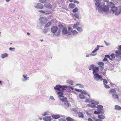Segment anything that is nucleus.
<instances>
[{"mask_svg":"<svg viewBox=\"0 0 121 121\" xmlns=\"http://www.w3.org/2000/svg\"><path fill=\"white\" fill-rule=\"evenodd\" d=\"M98 64L100 66H103L104 65V63L102 62H99L98 63Z\"/></svg>","mask_w":121,"mask_h":121,"instance_id":"31","label":"nucleus"},{"mask_svg":"<svg viewBox=\"0 0 121 121\" xmlns=\"http://www.w3.org/2000/svg\"><path fill=\"white\" fill-rule=\"evenodd\" d=\"M107 59L106 57H104L103 59V60L104 61H106L107 60Z\"/></svg>","mask_w":121,"mask_h":121,"instance_id":"55","label":"nucleus"},{"mask_svg":"<svg viewBox=\"0 0 121 121\" xmlns=\"http://www.w3.org/2000/svg\"><path fill=\"white\" fill-rule=\"evenodd\" d=\"M78 116L81 118H83L84 116L83 113L81 112H78Z\"/></svg>","mask_w":121,"mask_h":121,"instance_id":"17","label":"nucleus"},{"mask_svg":"<svg viewBox=\"0 0 121 121\" xmlns=\"http://www.w3.org/2000/svg\"><path fill=\"white\" fill-rule=\"evenodd\" d=\"M93 74H95L96 73H98L99 71V68L95 66L93 69Z\"/></svg>","mask_w":121,"mask_h":121,"instance_id":"7","label":"nucleus"},{"mask_svg":"<svg viewBox=\"0 0 121 121\" xmlns=\"http://www.w3.org/2000/svg\"><path fill=\"white\" fill-rule=\"evenodd\" d=\"M58 26L59 29H61L62 28L63 29L64 28V26L61 24L59 25Z\"/></svg>","mask_w":121,"mask_h":121,"instance_id":"36","label":"nucleus"},{"mask_svg":"<svg viewBox=\"0 0 121 121\" xmlns=\"http://www.w3.org/2000/svg\"><path fill=\"white\" fill-rule=\"evenodd\" d=\"M111 56L112 58H114L115 57V55L113 53H112L111 55Z\"/></svg>","mask_w":121,"mask_h":121,"instance_id":"42","label":"nucleus"},{"mask_svg":"<svg viewBox=\"0 0 121 121\" xmlns=\"http://www.w3.org/2000/svg\"><path fill=\"white\" fill-rule=\"evenodd\" d=\"M66 120L67 121H74L73 119L69 117L66 118Z\"/></svg>","mask_w":121,"mask_h":121,"instance_id":"21","label":"nucleus"},{"mask_svg":"<svg viewBox=\"0 0 121 121\" xmlns=\"http://www.w3.org/2000/svg\"><path fill=\"white\" fill-rule=\"evenodd\" d=\"M39 1L43 3H44L46 2V0H39Z\"/></svg>","mask_w":121,"mask_h":121,"instance_id":"38","label":"nucleus"},{"mask_svg":"<svg viewBox=\"0 0 121 121\" xmlns=\"http://www.w3.org/2000/svg\"><path fill=\"white\" fill-rule=\"evenodd\" d=\"M74 2L75 3H76L77 4H78L79 3V2L76 1H74Z\"/></svg>","mask_w":121,"mask_h":121,"instance_id":"57","label":"nucleus"},{"mask_svg":"<svg viewBox=\"0 0 121 121\" xmlns=\"http://www.w3.org/2000/svg\"><path fill=\"white\" fill-rule=\"evenodd\" d=\"M110 92L111 93H116V91L114 89H111L110 90Z\"/></svg>","mask_w":121,"mask_h":121,"instance_id":"29","label":"nucleus"},{"mask_svg":"<svg viewBox=\"0 0 121 121\" xmlns=\"http://www.w3.org/2000/svg\"><path fill=\"white\" fill-rule=\"evenodd\" d=\"M88 121H93L91 118H89L88 119Z\"/></svg>","mask_w":121,"mask_h":121,"instance_id":"58","label":"nucleus"},{"mask_svg":"<svg viewBox=\"0 0 121 121\" xmlns=\"http://www.w3.org/2000/svg\"><path fill=\"white\" fill-rule=\"evenodd\" d=\"M58 30V27L56 26L52 27L51 29L52 32L54 33L56 35H60L61 32L60 29Z\"/></svg>","mask_w":121,"mask_h":121,"instance_id":"2","label":"nucleus"},{"mask_svg":"<svg viewBox=\"0 0 121 121\" xmlns=\"http://www.w3.org/2000/svg\"><path fill=\"white\" fill-rule=\"evenodd\" d=\"M73 35H75L76 34L78 33V32L75 30H73L71 31Z\"/></svg>","mask_w":121,"mask_h":121,"instance_id":"30","label":"nucleus"},{"mask_svg":"<svg viewBox=\"0 0 121 121\" xmlns=\"http://www.w3.org/2000/svg\"><path fill=\"white\" fill-rule=\"evenodd\" d=\"M78 8L76 7L73 10V13H76L77 11H78Z\"/></svg>","mask_w":121,"mask_h":121,"instance_id":"34","label":"nucleus"},{"mask_svg":"<svg viewBox=\"0 0 121 121\" xmlns=\"http://www.w3.org/2000/svg\"><path fill=\"white\" fill-rule=\"evenodd\" d=\"M15 49V48H9V50L10 51H14V49Z\"/></svg>","mask_w":121,"mask_h":121,"instance_id":"49","label":"nucleus"},{"mask_svg":"<svg viewBox=\"0 0 121 121\" xmlns=\"http://www.w3.org/2000/svg\"><path fill=\"white\" fill-rule=\"evenodd\" d=\"M118 47L119 48L120 50L119 51H121V45L119 46H118Z\"/></svg>","mask_w":121,"mask_h":121,"instance_id":"59","label":"nucleus"},{"mask_svg":"<svg viewBox=\"0 0 121 121\" xmlns=\"http://www.w3.org/2000/svg\"><path fill=\"white\" fill-rule=\"evenodd\" d=\"M100 9H102V10L104 12L107 13L108 12L109 10V8L107 5H105L103 7L100 8Z\"/></svg>","mask_w":121,"mask_h":121,"instance_id":"4","label":"nucleus"},{"mask_svg":"<svg viewBox=\"0 0 121 121\" xmlns=\"http://www.w3.org/2000/svg\"><path fill=\"white\" fill-rule=\"evenodd\" d=\"M95 0L96 2H99L100 1V0Z\"/></svg>","mask_w":121,"mask_h":121,"instance_id":"63","label":"nucleus"},{"mask_svg":"<svg viewBox=\"0 0 121 121\" xmlns=\"http://www.w3.org/2000/svg\"><path fill=\"white\" fill-rule=\"evenodd\" d=\"M39 11L43 13H44L45 12V11L42 10H39Z\"/></svg>","mask_w":121,"mask_h":121,"instance_id":"51","label":"nucleus"},{"mask_svg":"<svg viewBox=\"0 0 121 121\" xmlns=\"http://www.w3.org/2000/svg\"><path fill=\"white\" fill-rule=\"evenodd\" d=\"M98 118L99 119H100L102 120L105 117L104 115H99L98 116Z\"/></svg>","mask_w":121,"mask_h":121,"instance_id":"16","label":"nucleus"},{"mask_svg":"<svg viewBox=\"0 0 121 121\" xmlns=\"http://www.w3.org/2000/svg\"><path fill=\"white\" fill-rule=\"evenodd\" d=\"M103 107V106L100 105H98L96 107L97 108H98V109L97 110H98V109H99L100 110V112H101L102 111V108Z\"/></svg>","mask_w":121,"mask_h":121,"instance_id":"14","label":"nucleus"},{"mask_svg":"<svg viewBox=\"0 0 121 121\" xmlns=\"http://www.w3.org/2000/svg\"><path fill=\"white\" fill-rule=\"evenodd\" d=\"M23 77L26 80H28V77H27L26 76H25L24 75H23Z\"/></svg>","mask_w":121,"mask_h":121,"instance_id":"45","label":"nucleus"},{"mask_svg":"<svg viewBox=\"0 0 121 121\" xmlns=\"http://www.w3.org/2000/svg\"><path fill=\"white\" fill-rule=\"evenodd\" d=\"M104 85L105 87L106 88H110V87L108 86L107 85L104 84Z\"/></svg>","mask_w":121,"mask_h":121,"instance_id":"46","label":"nucleus"},{"mask_svg":"<svg viewBox=\"0 0 121 121\" xmlns=\"http://www.w3.org/2000/svg\"><path fill=\"white\" fill-rule=\"evenodd\" d=\"M107 2V1H105V0H104L101 3H100V7H99V8L98 10H99L100 8H101L102 7H101L102 6H103L104 4H104V2Z\"/></svg>","mask_w":121,"mask_h":121,"instance_id":"18","label":"nucleus"},{"mask_svg":"<svg viewBox=\"0 0 121 121\" xmlns=\"http://www.w3.org/2000/svg\"><path fill=\"white\" fill-rule=\"evenodd\" d=\"M95 66H94V65H91L90 67V68H89V70H90L91 69H92L93 70Z\"/></svg>","mask_w":121,"mask_h":121,"instance_id":"39","label":"nucleus"},{"mask_svg":"<svg viewBox=\"0 0 121 121\" xmlns=\"http://www.w3.org/2000/svg\"><path fill=\"white\" fill-rule=\"evenodd\" d=\"M79 24V22H77L75 24H74V26H73V28L74 29L75 28H77Z\"/></svg>","mask_w":121,"mask_h":121,"instance_id":"25","label":"nucleus"},{"mask_svg":"<svg viewBox=\"0 0 121 121\" xmlns=\"http://www.w3.org/2000/svg\"><path fill=\"white\" fill-rule=\"evenodd\" d=\"M104 42L106 44V45L107 46L108 45V43H107L105 41H104Z\"/></svg>","mask_w":121,"mask_h":121,"instance_id":"61","label":"nucleus"},{"mask_svg":"<svg viewBox=\"0 0 121 121\" xmlns=\"http://www.w3.org/2000/svg\"><path fill=\"white\" fill-rule=\"evenodd\" d=\"M103 82L104 85V84H107L108 83L107 81L105 79L104 81H103Z\"/></svg>","mask_w":121,"mask_h":121,"instance_id":"40","label":"nucleus"},{"mask_svg":"<svg viewBox=\"0 0 121 121\" xmlns=\"http://www.w3.org/2000/svg\"><path fill=\"white\" fill-rule=\"evenodd\" d=\"M88 105L89 106L93 108H95L96 107V106L93 103L89 104Z\"/></svg>","mask_w":121,"mask_h":121,"instance_id":"20","label":"nucleus"},{"mask_svg":"<svg viewBox=\"0 0 121 121\" xmlns=\"http://www.w3.org/2000/svg\"><path fill=\"white\" fill-rule=\"evenodd\" d=\"M86 92L85 91H82L81 92V94H82L86 95Z\"/></svg>","mask_w":121,"mask_h":121,"instance_id":"47","label":"nucleus"},{"mask_svg":"<svg viewBox=\"0 0 121 121\" xmlns=\"http://www.w3.org/2000/svg\"><path fill=\"white\" fill-rule=\"evenodd\" d=\"M95 5L97 7V8H98L99 7V5H100V3H98V2H96L95 3Z\"/></svg>","mask_w":121,"mask_h":121,"instance_id":"35","label":"nucleus"},{"mask_svg":"<svg viewBox=\"0 0 121 121\" xmlns=\"http://www.w3.org/2000/svg\"><path fill=\"white\" fill-rule=\"evenodd\" d=\"M43 119L45 121H50L52 119L50 116H47L44 117L43 118Z\"/></svg>","mask_w":121,"mask_h":121,"instance_id":"8","label":"nucleus"},{"mask_svg":"<svg viewBox=\"0 0 121 121\" xmlns=\"http://www.w3.org/2000/svg\"><path fill=\"white\" fill-rule=\"evenodd\" d=\"M67 87V86H62L60 85H57L55 87H54V88L55 90H57V94L59 97H63L64 91L63 90H65V88Z\"/></svg>","mask_w":121,"mask_h":121,"instance_id":"1","label":"nucleus"},{"mask_svg":"<svg viewBox=\"0 0 121 121\" xmlns=\"http://www.w3.org/2000/svg\"><path fill=\"white\" fill-rule=\"evenodd\" d=\"M105 56L106 57L108 58L111 60H112V59L110 58V56L109 55H105Z\"/></svg>","mask_w":121,"mask_h":121,"instance_id":"41","label":"nucleus"},{"mask_svg":"<svg viewBox=\"0 0 121 121\" xmlns=\"http://www.w3.org/2000/svg\"><path fill=\"white\" fill-rule=\"evenodd\" d=\"M94 113L95 114H98L100 113H99L98 112L96 111H95L94 112Z\"/></svg>","mask_w":121,"mask_h":121,"instance_id":"53","label":"nucleus"},{"mask_svg":"<svg viewBox=\"0 0 121 121\" xmlns=\"http://www.w3.org/2000/svg\"><path fill=\"white\" fill-rule=\"evenodd\" d=\"M72 110L73 111L76 112L77 111V110L76 108H73L72 109Z\"/></svg>","mask_w":121,"mask_h":121,"instance_id":"48","label":"nucleus"},{"mask_svg":"<svg viewBox=\"0 0 121 121\" xmlns=\"http://www.w3.org/2000/svg\"><path fill=\"white\" fill-rule=\"evenodd\" d=\"M69 83L71 84L72 85H73V83L72 81H70L69 82Z\"/></svg>","mask_w":121,"mask_h":121,"instance_id":"60","label":"nucleus"},{"mask_svg":"<svg viewBox=\"0 0 121 121\" xmlns=\"http://www.w3.org/2000/svg\"><path fill=\"white\" fill-rule=\"evenodd\" d=\"M59 120H60L62 121H66V120L65 119H63L62 118H61Z\"/></svg>","mask_w":121,"mask_h":121,"instance_id":"56","label":"nucleus"},{"mask_svg":"<svg viewBox=\"0 0 121 121\" xmlns=\"http://www.w3.org/2000/svg\"><path fill=\"white\" fill-rule=\"evenodd\" d=\"M8 56V54L7 53H4L2 54L1 55V57L2 58H4L7 57Z\"/></svg>","mask_w":121,"mask_h":121,"instance_id":"19","label":"nucleus"},{"mask_svg":"<svg viewBox=\"0 0 121 121\" xmlns=\"http://www.w3.org/2000/svg\"><path fill=\"white\" fill-rule=\"evenodd\" d=\"M112 98L115 99H119V97L117 95L115 94H113L112 95Z\"/></svg>","mask_w":121,"mask_h":121,"instance_id":"13","label":"nucleus"},{"mask_svg":"<svg viewBox=\"0 0 121 121\" xmlns=\"http://www.w3.org/2000/svg\"><path fill=\"white\" fill-rule=\"evenodd\" d=\"M115 107V109L116 110H121V107L117 105H116Z\"/></svg>","mask_w":121,"mask_h":121,"instance_id":"22","label":"nucleus"},{"mask_svg":"<svg viewBox=\"0 0 121 121\" xmlns=\"http://www.w3.org/2000/svg\"><path fill=\"white\" fill-rule=\"evenodd\" d=\"M74 17L77 18H79V15L78 13H75L74 15Z\"/></svg>","mask_w":121,"mask_h":121,"instance_id":"28","label":"nucleus"},{"mask_svg":"<svg viewBox=\"0 0 121 121\" xmlns=\"http://www.w3.org/2000/svg\"><path fill=\"white\" fill-rule=\"evenodd\" d=\"M94 78L96 80L98 81L99 79L102 78V76L99 75L98 73H95L94 74Z\"/></svg>","mask_w":121,"mask_h":121,"instance_id":"3","label":"nucleus"},{"mask_svg":"<svg viewBox=\"0 0 121 121\" xmlns=\"http://www.w3.org/2000/svg\"><path fill=\"white\" fill-rule=\"evenodd\" d=\"M99 46H98V45L97 46V47H96L95 48V49L94 50H95V51H97V50H98L99 49Z\"/></svg>","mask_w":121,"mask_h":121,"instance_id":"44","label":"nucleus"},{"mask_svg":"<svg viewBox=\"0 0 121 121\" xmlns=\"http://www.w3.org/2000/svg\"><path fill=\"white\" fill-rule=\"evenodd\" d=\"M115 12V14L116 15H118L120 13V12L117 9L116 11Z\"/></svg>","mask_w":121,"mask_h":121,"instance_id":"37","label":"nucleus"},{"mask_svg":"<svg viewBox=\"0 0 121 121\" xmlns=\"http://www.w3.org/2000/svg\"><path fill=\"white\" fill-rule=\"evenodd\" d=\"M52 117L55 119H58L60 117V116L59 115H52Z\"/></svg>","mask_w":121,"mask_h":121,"instance_id":"15","label":"nucleus"},{"mask_svg":"<svg viewBox=\"0 0 121 121\" xmlns=\"http://www.w3.org/2000/svg\"><path fill=\"white\" fill-rule=\"evenodd\" d=\"M96 51L95 50H93L92 52V53H94V52H95Z\"/></svg>","mask_w":121,"mask_h":121,"instance_id":"64","label":"nucleus"},{"mask_svg":"<svg viewBox=\"0 0 121 121\" xmlns=\"http://www.w3.org/2000/svg\"><path fill=\"white\" fill-rule=\"evenodd\" d=\"M96 54V53H95L94 54H91V55L93 56H94Z\"/></svg>","mask_w":121,"mask_h":121,"instance_id":"62","label":"nucleus"},{"mask_svg":"<svg viewBox=\"0 0 121 121\" xmlns=\"http://www.w3.org/2000/svg\"><path fill=\"white\" fill-rule=\"evenodd\" d=\"M79 97L80 99H84L86 98L85 96L82 94H79Z\"/></svg>","mask_w":121,"mask_h":121,"instance_id":"23","label":"nucleus"},{"mask_svg":"<svg viewBox=\"0 0 121 121\" xmlns=\"http://www.w3.org/2000/svg\"><path fill=\"white\" fill-rule=\"evenodd\" d=\"M69 6L71 8H74L75 7V5L73 4H69Z\"/></svg>","mask_w":121,"mask_h":121,"instance_id":"27","label":"nucleus"},{"mask_svg":"<svg viewBox=\"0 0 121 121\" xmlns=\"http://www.w3.org/2000/svg\"><path fill=\"white\" fill-rule=\"evenodd\" d=\"M71 106V105L69 103H68L67 101H65L64 103V106L65 108H66L69 107L70 106Z\"/></svg>","mask_w":121,"mask_h":121,"instance_id":"12","label":"nucleus"},{"mask_svg":"<svg viewBox=\"0 0 121 121\" xmlns=\"http://www.w3.org/2000/svg\"><path fill=\"white\" fill-rule=\"evenodd\" d=\"M60 99L63 102H65V101H66V100H67V98L65 97L62 99L60 98Z\"/></svg>","mask_w":121,"mask_h":121,"instance_id":"33","label":"nucleus"},{"mask_svg":"<svg viewBox=\"0 0 121 121\" xmlns=\"http://www.w3.org/2000/svg\"><path fill=\"white\" fill-rule=\"evenodd\" d=\"M95 121H102V120L100 119H97L95 120Z\"/></svg>","mask_w":121,"mask_h":121,"instance_id":"54","label":"nucleus"},{"mask_svg":"<svg viewBox=\"0 0 121 121\" xmlns=\"http://www.w3.org/2000/svg\"><path fill=\"white\" fill-rule=\"evenodd\" d=\"M51 24V22H48L45 25V27H48L50 26Z\"/></svg>","mask_w":121,"mask_h":121,"instance_id":"26","label":"nucleus"},{"mask_svg":"<svg viewBox=\"0 0 121 121\" xmlns=\"http://www.w3.org/2000/svg\"><path fill=\"white\" fill-rule=\"evenodd\" d=\"M110 6L112 8L111 10L113 12H115L117 9V8L115 7V4L113 3H111Z\"/></svg>","mask_w":121,"mask_h":121,"instance_id":"5","label":"nucleus"},{"mask_svg":"<svg viewBox=\"0 0 121 121\" xmlns=\"http://www.w3.org/2000/svg\"><path fill=\"white\" fill-rule=\"evenodd\" d=\"M62 33L63 34H66L68 33V30L66 27H65L63 29L62 31Z\"/></svg>","mask_w":121,"mask_h":121,"instance_id":"11","label":"nucleus"},{"mask_svg":"<svg viewBox=\"0 0 121 121\" xmlns=\"http://www.w3.org/2000/svg\"><path fill=\"white\" fill-rule=\"evenodd\" d=\"M115 52L116 54V56H117L121 55V52L120 53V51L117 50Z\"/></svg>","mask_w":121,"mask_h":121,"instance_id":"24","label":"nucleus"},{"mask_svg":"<svg viewBox=\"0 0 121 121\" xmlns=\"http://www.w3.org/2000/svg\"><path fill=\"white\" fill-rule=\"evenodd\" d=\"M77 29L78 31L80 32L82 31L83 30L80 27L78 28H77Z\"/></svg>","mask_w":121,"mask_h":121,"instance_id":"32","label":"nucleus"},{"mask_svg":"<svg viewBox=\"0 0 121 121\" xmlns=\"http://www.w3.org/2000/svg\"><path fill=\"white\" fill-rule=\"evenodd\" d=\"M93 103L94 105L95 104L97 105L99 104V102L98 101H94Z\"/></svg>","mask_w":121,"mask_h":121,"instance_id":"43","label":"nucleus"},{"mask_svg":"<svg viewBox=\"0 0 121 121\" xmlns=\"http://www.w3.org/2000/svg\"><path fill=\"white\" fill-rule=\"evenodd\" d=\"M35 8H39L40 9H43V5L40 4H38L35 7Z\"/></svg>","mask_w":121,"mask_h":121,"instance_id":"9","label":"nucleus"},{"mask_svg":"<svg viewBox=\"0 0 121 121\" xmlns=\"http://www.w3.org/2000/svg\"><path fill=\"white\" fill-rule=\"evenodd\" d=\"M47 22V19L45 17L41 18V22L42 24H44Z\"/></svg>","mask_w":121,"mask_h":121,"instance_id":"6","label":"nucleus"},{"mask_svg":"<svg viewBox=\"0 0 121 121\" xmlns=\"http://www.w3.org/2000/svg\"><path fill=\"white\" fill-rule=\"evenodd\" d=\"M68 30L69 31V32H70L72 30V29L70 27H69L68 28Z\"/></svg>","mask_w":121,"mask_h":121,"instance_id":"50","label":"nucleus"},{"mask_svg":"<svg viewBox=\"0 0 121 121\" xmlns=\"http://www.w3.org/2000/svg\"><path fill=\"white\" fill-rule=\"evenodd\" d=\"M44 6L46 8L48 9H51L52 7V5L48 3H47L45 4Z\"/></svg>","mask_w":121,"mask_h":121,"instance_id":"10","label":"nucleus"},{"mask_svg":"<svg viewBox=\"0 0 121 121\" xmlns=\"http://www.w3.org/2000/svg\"><path fill=\"white\" fill-rule=\"evenodd\" d=\"M47 112H45L44 113H43V116H46V115H47Z\"/></svg>","mask_w":121,"mask_h":121,"instance_id":"52","label":"nucleus"}]
</instances>
